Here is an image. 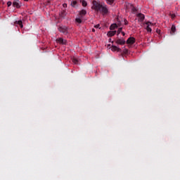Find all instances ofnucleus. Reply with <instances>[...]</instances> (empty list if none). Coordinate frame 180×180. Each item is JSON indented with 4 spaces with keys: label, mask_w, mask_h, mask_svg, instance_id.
Segmentation results:
<instances>
[{
    "label": "nucleus",
    "mask_w": 180,
    "mask_h": 180,
    "mask_svg": "<svg viewBox=\"0 0 180 180\" xmlns=\"http://www.w3.org/2000/svg\"><path fill=\"white\" fill-rule=\"evenodd\" d=\"M93 5L95 11L97 12H101L103 15H108V13H109V9H108V6H103L96 1H94Z\"/></svg>",
    "instance_id": "1"
},
{
    "label": "nucleus",
    "mask_w": 180,
    "mask_h": 180,
    "mask_svg": "<svg viewBox=\"0 0 180 180\" xmlns=\"http://www.w3.org/2000/svg\"><path fill=\"white\" fill-rule=\"evenodd\" d=\"M58 30L60 32V33H64L65 34L68 33V27L66 26H59Z\"/></svg>",
    "instance_id": "2"
},
{
    "label": "nucleus",
    "mask_w": 180,
    "mask_h": 180,
    "mask_svg": "<svg viewBox=\"0 0 180 180\" xmlns=\"http://www.w3.org/2000/svg\"><path fill=\"white\" fill-rule=\"evenodd\" d=\"M137 18H139V22H144V19H146V16L144 14L139 13L136 15Z\"/></svg>",
    "instance_id": "3"
},
{
    "label": "nucleus",
    "mask_w": 180,
    "mask_h": 180,
    "mask_svg": "<svg viewBox=\"0 0 180 180\" xmlns=\"http://www.w3.org/2000/svg\"><path fill=\"white\" fill-rule=\"evenodd\" d=\"M13 6L19 9V8H20V1H19V0H14L13 2Z\"/></svg>",
    "instance_id": "4"
},
{
    "label": "nucleus",
    "mask_w": 180,
    "mask_h": 180,
    "mask_svg": "<svg viewBox=\"0 0 180 180\" xmlns=\"http://www.w3.org/2000/svg\"><path fill=\"white\" fill-rule=\"evenodd\" d=\"M146 25H147V26H146L147 32H149L150 33H151L153 30L151 29V27H150V25H153V24L151 22L148 21L146 22Z\"/></svg>",
    "instance_id": "5"
},
{
    "label": "nucleus",
    "mask_w": 180,
    "mask_h": 180,
    "mask_svg": "<svg viewBox=\"0 0 180 180\" xmlns=\"http://www.w3.org/2000/svg\"><path fill=\"white\" fill-rule=\"evenodd\" d=\"M127 44H134V43H136V39H134V37H129L127 40Z\"/></svg>",
    "instance_id": "6"
},
{
    "label": "nucleus",
    "mask_w": 180,
    "mask_h": 180,
    "mask_svg": "<svg viewBox=\"0 0 180 180\" xmlns=\"http://www.w3.org/2000/svg\"><path fill=\"white\" fill-rule=\"evenodd\" d=\"M57 43H59V44H63L65 45L67 44V40L63 39V38H59L56 39Z\"/></svg>",
    "instance_id": "7"
},
{
    "label": "nucleus",
    "mask_w": 180,
    "mask_h": 180,
    "mask_svg": "<svg viewBox=\"0 0 180 180\" xmlns=\"http://www.w3.org/2000/svg\"><path fill=\"white\" fill-rule=\"evenodd\" d=\"M86 15V11L85 10H82L79 12V14L77 16H79V18H84Z\"/></svg>",
    "instance_id": "8"
},
{
    "label": "nucleus",
    "mask_w": 180,
    "mask_h": 180,
    "mask_svg": "<svg viewBox=\"0 0 180 180\" xmlns=\"http://www.w3.org/2000/svg\"><path fill=\"white\" fill-rule=\"evenodd\" d=\"M115 43H117V44H120L122 46L124 44V43H126V41H124V39H118L115 41Z\"/></svg>",
    "instance_id": "9"
},
{
    "label": "nucleus",
    "mask_w": 180,
    "mask_h": 180,
    "mask_svg": "<svg viewBox=\"0 0 180 180\" xmlns=\"http://www.w3.org/2000/svg\"><path fill=\"white\" fill-rule=\"evenodd\" d=\"M111 50H112V51H118V52L122 51V49H120L116 46H112Z\"/></svg>",
    "instance_id": "10"
},
{
    "label": "nucleus",
    "mask_w": 180,
    "mask_h": 180,
    "mask_svg": "<svg viewBox=\"0 0 180 180\" xmlns=\"http://www.w3.org/2000/svg\"><path fill=\"white\" fill-rule=\"evenodd\" d=\"M76 23H82V17H79V15H77V17L75 19Z\"/></svg>",
    "instance_id": "11"
},
{
    "label": "nucleus",
    "mask_w": 180,
    "mask_h": 180,
    "mask_svg": "<svg viewBox=\"0 0 180 180\" xmlns=\"http://www.w3.org/2000/svg\"><path fill=\"white\" fill-rule=\"evenodd\" d=\"M176 31V27H175V25H172L170 34H174Z\"/></svg>",
    "instance_id": "12"
},
{
    "label": "nucleus",
    "mask_w": 180,
    "mask_h": 180,
    "mask_svg": "<svg viewBox=\"0 0 180 180\" xmlns=\"http://www.w3.org/2000/svg\"><path fill=\"white\" fill-rule=\"evenodd\" d=\"M115 34H116V31H109L107 34V36H108V37H112L115 36Z\"/></svg>",
    "instance_id": "13"
},
{
    "label": "nucleus",
    "mask_w": 180,
    "mask_h": 180,
    "mask_svg": "<svg viewBox=\"0 0 180 180\" xmlns=\"http://www.w3.org/2000/svg\"><path fill=\"white\" fill-rule=\"evenodd\" d=\"M15 25H18L20 27H23V22L22 20L15 21Z\"/></svg>",
    "instance_id": "14"
},
{
    "label": "nucleus",
    "mask_w": 180,
    "mask_h": 180,
    "mask_svg": "<svg viewBox=\"0 0 180 180\" xmlns=\"http://www.w3.org/2000/svg\"><path fill=\"white\" fill-rule=\"evenodd\" d=\"M110 30H115V29H117V25L112 24L110 27Z\"/></svg>",
    "instance_id": "15"
},
{
    "label": "nucleus",
    "mask_w": 180,
    "mask_h": 180,
    "mask_svg": "<svg viewBox=\"0 0 180 180\" xmlns=\"http://www.w3.org/2000/svg\"><path fill=\"white\" fill-rule=\"evenodd\" d=\"M77 1H73L71 2L70 5L71 6H72L73 8H75V6L77 5Z\"/></svg>",
    "instance_id": "16"
},
{
    "label": "nucleus",
    "mask_w": 180,
    "mask_h": 180,
    "mask_svg": "<svg viewBox=\"0 0 180 180\" xmlns=\"http://www.w3.org/2000/svg\"><path fill=\"white\" fill-rule=\"evenodd\" d=\"M72 61L73 64H78V59L77 58H73L72 59Z\"/></svg>",
    "instance_id": "17"
},
{
    "label": "nucleus",
    "mask_w": 180,
    "mask_h": 180,
    "mask_svg": "<svg viewBox=\"0 0 180 180\" xmlns=\"http://www.w3.org/2000/svg\"><path fill=\"white\" fill-rule=\"evenodd\" d=\"M107 1V4H108V5H112L113 4V2H115V0H106Z\"/></svg>",
    "instance_id": "18"
},
{
    "label": "nucleus",
    "mask_w": 180,
    "mask_h": 180,
    "mask_svg": "<svg viewBox=\"0 0 180 180\" xmlns=\"http://www.w3.org/2000/svg\"><path fill=\"white\" fill-rule=\"evenodd\" d=\"M131 11L132 12H137V8H136L134 6H132Z\"/></svg>",
    "instance_id": "19"
},
{
    "label": "nucleus",
    "mask_w": 180,
    "mask_h": 180,
    "mask_svg": "<svg viewBox=\"0 0 180 180\" xmlns=\"http://www.w3.org/2000/svg\"><path fill=\"white\" fill-rule=\"evenodd\" d=\"M82 6H86L87 5L86 1H82Z\"/></svg>",
    "instance_id": "20"
},
{
    "label": "nucleus",
    "mask_w": 180,
    "mask_h": 180,
    "mask_svg": "<svg viewBox=\"0 0 180 180\" xmlns=\"http://www.w3.org/2000/svg\"><path fill=\"white\" fill-rule=\"evenodd\" d=\"M122 29H123V28H122V27H120V28L118 29V30H117L118 34H120V33H122Z\"/></svg>",
    "instance_id": "21"
},
{
    "label": "nucleus",
    "mask_w": 180,
    "mask_h": 180,
    "mask_svg": "<svg viewBox=\"0 0 180 180\" xmlns=\"http://www.w3.org/2000/svg\"><path fill=\"white\" fill-rule=\"evenodd\" d=\"M123 53H124V54H127L129 53V50L128 49H124Z\"/></svg>",
    "instance_id": "22"
},
{
    "label": "nucleus",
    "mask_w": 180,
    "mask_h": 180,
    "mask_svg": "<svg viewBox=\"0 0 180 180\" xmlns=\"http://www.w3.org/2000/svg\"><path fill=\"white\" fill-rule=\"evenodd\" d=\"M7 6L9 7V6H12V1H8L7 2Z\"/></svg>",
    "instance_id": "23"
},
{
    "label": "nucleus",
    "mask_w": 180,
    "mask_h": 180,
    "mask_svg": "<svg viewBox=\"0 0 180 180\" xmlns=\"http://www.w3.org/2000/svg\"><path fill=\"white\" fill-rule=\"evenodd\" d=\"M124 25H129V22H127V20L124 19Z\"/></svg>",
    "instance_id": "24"
},
{
    "label": "nucleus",
    "mask_w": 180,
    "mask_h": 180,
    "mask_svg": "<svg viewBox=\"0 0 180 180\" xmlns=\"http://www.w3.org/2000/svg\"><path fill=\"white\" fill-rule=\"evenodd\" d=\"M99 26H100L99 24H98V25H95L94 27H95L96 29H98Z\"/></svg>",
    "instance_id": "25"
},
{
    "label": "nucleus",
    "mask_w": 180,
    "mask_h": 180,
    "mask_svg": "<svg viewBox=\"0 0 180 180\" xmlns=\"http://www.w3.org/2000/svg\"><path fill=\"white\" fill-rule=\"evenodd\" d=\"M122 36H125L126 33H124V32H122Z\"/></svg>",
    "instance_id": "26"
},
{
    "label": "nucleus",
    "mask_w": 180,
    "mask_h": 180,
    "mask_svg": "<svg viewBox=\"0 0 180 180\" xmlns=\"http://www.w3.org/2000/svg\"><path fill=\"white\" fill-rule=\"evenodd\" d=\"M66 6H67V4H63V7H64V8H66Z\"/></svg>",
    "instance_id": "27"
},
{
    "label": "nucleus",
    "mask_w": 180,
    "mask_h": 180,
    "mask_svg": "<svg viewBox=\"0 0 180 180\" xmlns=\"http://www.w3.org/2000/svg\"><path fill=\"white\" fill-rule=\"evenodd\" d=\"M64 13H65V11H63V12L62 13V16H64Z\"/></svg>",
    "instance_id": "28"
},
{
    "label": "nucleus",
    "mask_w": 180,
    "mask_h": 180,
    "mask_svg": "<svg viewBox=\"0 0 180 180\" xmlns=\"http://www.w3.org/2000/svg\"><path fill=\"white\" fill-rule=\"evenodd\" d=\"M172 18H175V15L174 14H172Z\"/></svg>",
    "instance_id": "29"
},
{
    "label": "nucleus",
    "mask_w": 180,
    "mask_h": 180,
    "mask_svg": "<svg viewBox=\"0 0 180 180\" xmlns=\"http://www.w3.org/2000/svg\"><path fill=\"white\" fill-rule=\"evenodd\" d=\"M92 32H95V29H92Z\"/></svg>",
    "instance_id": "30"
},
{
    "label": "nucleus",
    "mask_w": 180,
    "mask_h": 180,
    "mask_svg": "<svg viewBox=\"0 0 180 180\" xmlns=\"http://www.w3.org/2000/svg\"><path fill=\"white\" fill-rule=\"evenodd\" d=\"M24 1H25L26 2H27V1H29V0H24Z\"/></svg>",
    "instance_id": "31"
},
{
    "label": "nucleus",
    "mask_w": 180,
    "mask_h": 180,
    "mask_svg": "<svg viewBox=\"0 0 180 180\" xmlns=\"http://www.w3.org/2000/svg\"><path fill=\"white\" fill-rule=\"evenodd\" d=\"M158 33L160 32V31L157 30Z\"/></svg>",
    "instance_id": "32"
},
{
    "label": "nucleus",
    "mask_w": 180,
    "mask_h": 180,
    "mask_svg": "<svg viewBox=\"0 0 180 180\" xmlns=\"http://www.w3.org/2000/svg\"><path fill=\"white\" fill-rule=\"evenodd\" d=\"M158 33L160 32V31L157 30Z\"/></svg>",
    "instance_id": "33"
}]
</instances>
